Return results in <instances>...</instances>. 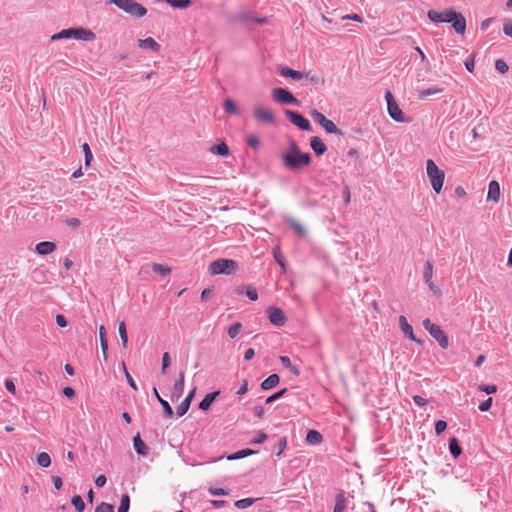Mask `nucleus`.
<instances>
[{"label": "nucleus", "instance_id": "obj_1", "mask_svg": "<svg viewBox=\"0 0 512 512\" xmlns=\"http://www.w3.org/2000/svg\"><path fill=\"white\" fill-rule=\"evenodd\" d=\"M428 18L435 23H451L454 30L459 34H464L466 30L465 17L452 9L444 11L429 10Z\"/></svg>", "mask_w": 512, "mask_h": 512}, {"label": "nucleus", "instance_id": "obj_2", "mask_svg": "<svg viewBox=\"0 0 512 512\" xmlns=\"http://www.w3.org/2000/svg\"><path fill=\"white\" fill-rule=\"evenodd\" d=\"M68 38H74V39L80 40V41H94L96 39V35L90 29H87L84 27H77V28L63 29L51 37L52 40L68 39Z\"/></svg>", "mask_w": 512, "mask_h": 512}, {"label": "nucleus", "instance_id": "obj_3", "mask_svg": "<svg viewBox=\"0 0 512 512\" xmlns=\"http://www.w3.org/2000/svg\"><path fill=\"white\" fill-rule=\"evenodd\" d=\"M426 173L435 193H441L445 180L444 171L432 159H428L426 162Z\"/></svg>", "mask_w": 512, "mask_h": 512}, {"label": "nucleus", "instance_id": "obj_4", "mask_svg": "<svg viewBox=\"0 0 512 512\" xmlns=\"http://www.w3.org/2000/svg\"><path fill=\"white\" fill-rule=\"evenodd\" d=\"M110 3L132 18L140 19L147 14V9L135 0H110Z\"/></svg>", "mask_w": 512, "mask_h": 512}, {"label": "nucleus", "instance_id": "obj_5", "mask_svg": "<svg viewBox=\"0 0 512 512\" xmlns=\"http://www.w3.org/2000/svg\"><path fill=\"white\" fill-rule=\"evenodd\" d=\"M280 74L283 77L292 78L293 80H297V81L305 79L314 85H322L325 82L324 79L317 74H313L311 72L304 73V72L296 71L290 67H282L280 69Z\"/></svg>", "mask_w": 512, "mask_h": 512}, {"label": "nucleus", "instance_id": "obj_6", "mask_svg": "<svg viewBox=\"0 0 512 512\" xmlns=\"http://www.w3.org/2000/svg\"><path fill=\"white\" fill-rule=\"evenodd\" d=\"M237 268V262L232 259H218L210 263L208 271L211 275H230L234 273Z\"/></svg>", "mask_w": 512, "mask_h": 512}, {"label": "nucleus", "instance_id": "obj_7", "mask_svg": "<svg viewBox=\"0 0 512 512\" xmlns=\"http://www.w3.org/2000/svg\"><path fill=\"white\" fill-rule=\"evenodd\" d=\"M282 160L285 167L291 170H298L311 163V156L308 153L302 152L297 154H283Z\"/></svg>", "mask_w": 512, "mask_h": 512}, {"label": "nucleus", "instance_id": "obj_8", "mask_svg": "<svg viewBox=\"0 0 512 512\" xmlns=\"http://www.w3.org/2000/svg\"><path fill=\"white\" fill-rule=\"evenodd\" d=\"M252 114L257 123L262 125H275L277 122L273 111L262 104L255 105Z\"/></svg>", "mask_w": 512, "mask_h": 512}, {"label": "nucleus", "instance_id": "obj_9", "mask_svg": "<svg viewBox=\"0 0 512 512\" xmlns=\"http://www.w3.org/2000/svg\"><path fill=\"white\" fill-rule=\"evenodd\" d=\"M423 327L438 342L441 348L447 349L449 347L448 337L439 325L432 323L431 320L427 318L423 320Z\"/></svg>", "mask_w": 512, "mask_h": 512}, {"label": "nucleus", "instance_id": "obj_10", "mask_svg": "<svg viewBox=\"0 0 512 512\" xmlns=\"http://www.w3.org/2000/svg\"><path fill=\"white\" fill-rule=\"evenodd\" d=\"M385 99L387 102V110L389 116L396 122L403 123L407 122V119L405 118V115L397 102L395 101L392 93L390 91H386L385 93Z\"/></svg>", "mask_w": 512, "mask_h": 512}, {"label": "nucleus", "instance_id": "obj_11", "mask_svg": "<svg viewBox=\"0 0 512 512\" xmlns=\"http://www.w3.org/2000/svg\"><path fill=\"white\" fill-rule=\"evenodd\" d=\"M310 115L312 116L314 121L317 122L327 133L336 135L342 134V132L335 125V123L332 120L326 118V116L321 112L314 109L310 112Z\"/></svg>", "mask_w": 512, "mask_h": 512}, {"label": "nucleus", "instance_id": "obj_12", "mask_svg": "<svg viewBox=\"0 0 512 512\" xmlns=\"http://www.w3.org/2000/svg\"><path fill=\"white\" fill-rule=\"evenodd\" d=\"M274 101L280 104H298L294 95L285 88H274L271 92Z\"/></svg>", "mask_w": 512, "mask_h": 512}, {"label": "nucleus", "instance_id": "obj_13", "mask_svg": "<svg viewBox=\"0 0 512 512\" xmlns=\"http://www.w3.org/2000/svg\"><path fill=\"white\" fill-rule=\"evenodd\" d=\"M284 113L286 117L290 120V122L293 123L295 126L299 127L304 131L311 130V124L309 120L303 117L301 114L292 110H285Z\"/></svg>", "mask_w": 512, "mask_h": 512}, {"label": "nucleus", "instance_id": "obj_14", "mask_svg": "<svg viewBox=\"0 0 512 512\" xmlns=\"http://www.w3.org/2000/svg\"><path fill=\"white\" fill-rule=\"evenodd\" d=\"M267 314L270 322L276 326H283L286 322V316L282 309L278 307H269Z\"/></svg>", "mask_w": 512, "mask_h": 512}, {"label": "nucleus", "instance_id": "obj_15", "mask_svg": "<svg viewBox=\"0 0 512 512\" xmlns=\"http://www.w3.org/2000/svg\"><path fill=\"white\" fill-rule=\"evenodd\" d=\"M500 199V185L496 180H492L488 185L487 201L497 203Z\"/></svg>", "mask_w": 512, "mask_h": 512}, {"label": "nucleus", "instance_id": "obj_16", "mask_svg": "<svg viewBox=\"0 0 512 512\" xmlns=\"http://www.w3.org/2000/svg\"><path fill=\"white\" fill-rule=\"evenodd\" d=\"M184 381H185V374L184 372H180L178 380L175 382L172 392H171V399H179L184 391Z\"/></svg>", "mask_w": 512, "mask_h": 512}, {"label": "nucleus", "instance_id": "obj_17", "mask_svg": "<svg viewBox=\"0 0 512 512\" xmlns=\"http://www.w3.org/2000/svg\"><path fill=\"white\" fill-rule=\"evenodd\" d=\"M55 250H56V244L54 242H50V241L39 242L35 246V251L37 252V254L42 255V256L51 254Z\"/></svg>", "mask_w": 512, "mask_h": 512}, {"label": "nucleus", "instance_id": "obj_18", "mask_svg": "<svg viewBox=\"0 0 512 512\" xmlns=\"http://www.w3.org/2000/svg\"><path fill=\"white\" fill-rule=\"evenodd\" d=\"M399 325H400V328L402 330V332L412 341H415V342H419L415 335H414V332H413V328L412 326L408 323L407 319L405 316H400L399 317Z\"/></svg>", "mask_w": 512, "mask_h": 512}, {"label": "nucleus", "instance_id": "obj_19", "mask_svg": "<svg viewBox=\"0 0 512 512\" xmlns=\"http://www.w3.org/2000/svg\"><path fill=\"white\" fill-rule=\"evenodd\" d=\"M310 145H311V148L313 149V151L318 156L323 155L327 150L325 143L322 141L321 138H319L317 136H314L311 138Z\"/></svg>", "mask_w": 512, "mask_h": 512}, {"label": "nucleus", "instance_id": "obj_20", "mask_svg": "<svg viewBox=\"0 0 512 512\" xmlns=\"http://www.w3.org/2000/svg\"><path fill=\"white\" fill-rule=\"evenodd\" d=\"M138 45L140 48L150 49L154 52H158L160 50V45L152 37L139 39Z\"/></svg>", "mask_w": 512, "mask_h": 512}, {"label": "nucleus", "instance_id": "obj_21", "mask_svg": "<svg viewBox=\"0 0 512 512\" xmlns=\"http://www.w3.org/2000/svg\"><path fill=\"white\" fill-rule=\"evenodd\" d=\"M99 339H100L103 358L106 361L107 360V351H108V340L106 337V329L103 325H101L99 327Z\"/></svg>", "mask_w": 512, "mask_h": 512}, {"label": "nucleus", "instance_id": "obj_22", "mask_svg": "<svg viewBox=\"0 0 512 512\" xmlns=\"http://www.w3.org/2000/svg\"><path fill=\"white\" fill-rule=\"evenodd\" d=\"M220 394L219 391H215V392H212V393H209L207 394L203 400L200 402L199 404V408L203 411H207L212 403L214 402L215 398Z\"/></svg>", "mask_w": 512, "mask_h": 512}, {"label": "nucleus", "instance_id": "obj_23", "mask_svg": "<svg viewBox=\"0 0 512 512\" xmlns=\"http://www.w3.org/2000/svg\"><path fill=\"white\" fill-rule=\"evenodd\" d=\"M442 92H443V88L438 87V86H433V87H429L427 89L419 91L418 97L421 100H426L430 96H433V95H436V94H439Z\"/></svg>", "mask_w": 512, "mask_h": 512}, {"label": "nucleus", "instance_id": "obj_24", "mask_svg": "<svg viewBox=\"0 0 512 512\" xmlns=\"http://www.w3.org/2000/svg\"><path fill=\"white\" fill-rule=\"evenodd\" d=\"M288 224L290 225V227L299 235V236H306L307 235V230L305 228V226L300 223L298 220L294 219V218H289L287 220Z\"/></svg>", "mask_w": 512, "mask_h": 512}, {"label": "nucleus", "instance_id": "obj_25", "mask_svg": "<svg viewBox=\"0 0 512 512\" xmlns=\"http://www.w3.org/2000/svg\"><path fill=\"white\" fill-rule=\"evenodd\" d=\"M280 378L277 374H272L267 377L262 383L261 388L263 390H269L276 387L279 384Z\"/></svg>", "mask_w": 512, "mask_h": 512}, {"label": "nucleus", "instance_id": "obj_26", "mask_svg": "<svg viewBox=\"0 0 512 512\" xmlns=\"http://www.w3.org/2000/svg\"><path fill=\"white\" fill-rule=\"evenodd\" d=\"M153 393L155 395V397L157 398L158 402L161 404V406L163 407V410H164V413L167 417H172L173 416V410L171 408V406L169 405V403L164 400L158 393V390L154 387L153 388Z\"/></svg>", "mask_w": 512, "mask_h": 512}, {"label": "nucleus", "instance_id": "obj_27", "mask_svg": "<svg viewBox=\"0 0 512 512\" xmlns=\"http://www.w3.org/2000/svg\"><path fill=\"white\" fill-rule=\"evenodd\" d=\"M323 437L317 430H309L306 435V442L311 445H318L322 442Z\"/></svg>", "mask_w": 512, "mask_h": 512}, {"label": "nucleus", "instance_id": "obj_28", "mask_svg": "<svg viewBox=\"0 0 512 512\" xmlns=\"http://www.w3.org/2000/svg\"><path fill=\"white\" fill-rule=\"evenodd\" d=\"M133 444H134V448L136 450V452L139 454V455H147V446L145 445V443L142 441L141 437L139 434H137L136 436H134L133 438Z\"/></svg>", "mask_w": 512, "mask_h": 512}, {"label": "nucleus", "instance_id": "obj_29", "mask_svg": "<svg viewBox=\"0 0 512 512\" xmlns=\"http://www.w3.org/2000/svg\"><path fill=\"white\" fill-rule=\"evenodd\" d=\"M347 507V500L344 496V493L341 492L337 494L335 499V506L333 512H343Z\"/></svg>", "mask_w": 512, "mask_h": 512}, {"label": "nucleus", "instance_id": "obj_30", "mask_svg": "<svg viewBox=\"0 0 512 512\" xmlns=\"http://www.w3.org/2000/svg\"><path fill=\"white\" fill-rule=\"evenodd\" d=\"M210 151L220 156H227L229 154V148L226 143L221 142L217 145H213Z\"/></svg>", "mask_w": 512, "mask_h": 512}, {"label": "nucleus", "instance_id": "obj_31", "mask_svg": "<svg viewBox=\"0 0 512 512\" xmlns=\"http://www.w3.org/2000/svg\"><path fill=\"white\" fill-rule=\"evenodd\" d=\"M118 332L121 338L123 348H127L128 346V335L126 330V324L124 321H121L118 325Z\"/></svg>", "mask_w": 512, "mask_h": 512}, {"label": "nucleus", "instance_id": "obj_32", "mask_svg": "<svg viewBox=\"0 0 512 512\" xmlns=\"http://www.w3.org/2000/svg\"><path fill=\"white\" fill-rule=\"evenodd\" d=\"M151 268L154 273H157L161 276H166L171 273V268L160 263H153Z\"/></svg>", "mask_w": 512, "mask_h": 512}, {"label": "nucleus", "instance_id": "obj_33", "mask_svg": "<svg viewBox=\"0 0 512 512\" xmlns=\"http://www.w3.org/2000/svg\"><path fill=\"white\" fill-rule=\"evenodd\" d=\"M279 360L280 362L286 367L288 368L294 375L298 376L300 374V371L299 369L294 366L292 363H291V360L288 356H280L279 357Z\"/></svg>", "mask_w": 512, "mask_h": 512}, {"label": "nucleus", "instance_id": "obj_34", "mask_svg": "<svg viewBox=\"0 0 512 512\" xmlns=\"http://www.w3.org/2000/svg\"><path fill=\"white\" fill-rule=\"evenodd\" d=\"M37 464L40 467L47 468L51 465V458L48 453L41 452L37 456Z\"/></svg>", "mask_w": 512, "mask_h": 512}, {"label": "nucleus", "instance_id": "obj_35", "mask_svg": "<svg viewBox=\"0 0 512 512\" xmlns=\"http://www.w3.org/2000/svg\"><path fill=\"white\" fill-rule=\"evenodd\" d=\"M449 449L451 454L457 458L462 453V449L460 445L458 444V441L455 437L451 438L449 441Z\"/></svg>", "mask_w": 512, "mask_h": 512}, {"label": "nucleus", "instance_id": "obj_36", "mask_svg": "<svg viewBox=\"0 0 512 512\" xmlns=\"http://www.w3.org/2000/svg\"><path fill=\"white\" fill-rule=\"evenodd\" d=\"M224 109L227 113L232 115H238L239 109L236 103L232 99H226L224 102Z\"/></svg>", "mask_w": 512, "mask_h": 512}, {"label": "nucleus", "instance_id": "obj_37", "mask_svg": "<svg viewBox=\"0 0 512 512\" xmlns=\"http://www.w3.org/2000/svg\"><path fill=\"white\" fill-rule=\"evenodd\" d=\"M71 503L78 512L84 511L85 503L80 495H74L71 499Z\"/></svg>", "mask_w": 512, "mask_h": 512}, {"label": "nucleus", "instance_id": "obj_38", "mask_svg": "<svg viewBox=\"0 0 512 512\" xmlns=\"http://www.w3.org/2000/svg\"><path fill=\"white\" fill-rule=\"evenodd\" d=\"M130 507V497L128 494H124L121 497L120 505L117 512H128Z\"/></svg>", "mask_w": 512, "mask_h": 512}, {"label": "nucleus", "instance_id": "obj_39", "mask_svg": "<svg viewBox=\"0 0 512 512\" xmlns=\"http://www.w3.org/2000/svg\"><path fill=\"white\" fill-rule=\"evenodd\" d=\"M242 330V324L240 322H236L231 325L228 329V335L231 339L236 338Z\"/></svg>", "mask_w": 512, "mask_h": 512}, {"label": "nucleus", "instance_id": "obj_40", "mask_svg": "<svg viewBox=\"0 0 512 512\" xmlns=\"http://www.w3.org/2000/svg\"><path fill=\"white\" fill-rule=\"evenodd\" d=\"M434 269L433 264L429 261L425 263L424 266V280L425 282H430L433 279Z\"/></svg>", "mask_w": 512, "mask_h": 512}, {"label": "nucleus", "instance_id": "obj_41", "mask_svg": "<svg viewBox=\"0 0 512 512\" xmlns=\"http://www.w3.org/2000/svg\"><path fill=\"white\" fill-rule=\"evenodd\" d=\"M253 453H254L253 450L243 449V450H240V451L236 452L235 454L229 455L228 456V460L240 459V458L246 457L248 455H251Z\"/></svg>", "mask_w": 512, "mask_h": 512}, {"label": "nucleus", "instance_id": "obj_42", "mask_svg": "<svg viewBox=\"0 0 512 512\" xmlns=\"http://www.w3.org/2000/svg\"><path fill=\"white\" fill-rule=\"evenodd\" d=\"M82 150H83L84 156H85V165L89 166L90 162L93 159V155H92V152H91V149H90L88 143H84L82 145Z\"/></svg>", "mask_w": 512, "mask_h": 512}, {"label": "nucleus", "instance_id": "obj_43", "mask_svg": "<svg viewBox=\"0 0 512 512\" xmlns=\"http://www.w3.org/2000/svg\"><path fill=\"white\" fill-rule=\"evenodd\" d=\"M247 144L253 149H257L260 145V140L256 135L250 134L246 138Z\"/></svg>", "mask_w": 512, "mask_h": 512}, {"label": "nucleus", "instance_id": "obj_44", "mask_svg": "<svg viewBox=\"0 0 512 512\" xmlns=\"http://www.w3.org/2000/svg\"><path fill=\"white\" fill-rule=\"evenodd\" d=\"M254 500L251 498L241 499L235 502V506L239 509H246L253 504Z\"/></svg>", "mask_w": 512, "mask_h": 512}, {"label": "nucleus", "instance_id": "obj_45", "mask_svg": "<svg viewBox=\"0 0 512 512\" xmlns=\"http://www.w3.org/2000/svg\"><path fill=\"white\" fill-rule=\"evenodd\" d=\"M122 365H123L124 374H125V377H126V379H127V382H128V384H129V386H130L133 390L137 391V390H138V387H137V385H136V383H135V381H134L133 377H132V376H131V374L128 372V370H127V368H126V366H125V363H123Z\"/></svg>", "mask_w": 512, "mask_h": 512}, {"label": "nucleus", "instance_id": "obj_46", "mask_svg": "<svg viewBox=\"0 0 512 512\" xmlns=\"http://www.w3.org/2000/svg\"><path fill=\"white\" fill-rule=\"evenodd\" d=\"M95 512H114V506L105 502L97 505Z\"/></svg>", "mask_w": 512, "mask_h": 512}, {"label": "nucleus", "instance_id": "obj_47", "mask_svg": "<svg viewBox=\"0 0 512 512\" xmlns=\"http://www.w3.org/2000/svg\"><path fill=\"white\" fill-rule=\"evenodd\" d=\"M273 254H274V258L275 260L277 261V263L281 266L282 268V271L284 272L286 267H285V262H284V258H283V255L281 254L280 250L279 249H275L273 251Z\"/></svg>", "mask_w": 512, "mask_h": 512}, {"label": "nucleus", "instance_id": "obj_48", "mask_svg": "<svg viewBox=\"0 0 512 512\" xmlns=\"http://www.w3.org/2000/svg\"><path fill=\"white\" fill-rule=\"evenodd\" d=\"M495 68L498 72H500L502 74L506 73L509 69L507 63L501 59H499L495 62Z\"/></svg>", "mask_w": 512, "mask_h": 512}, {"label": "nucleus", "instance_id": "obj_49", "mask_svg": "<svg viewBox=\"0 0 512 512\" xmlns=\"http://www.w3.org/2000/svg\"><path fill=\"white\" fill-rule=\"evenodd\" d=\"M190 408V405L182 401L176 408V413L179 417L183 416Z\"/></svg>", "mask_w": 512, "mask_h": 512}, {"label": "nucleus", "instance_id": "obj_50", "mask_svg": "<svg viewBox=\"0 0 512 512\" xmlns=\"http://www.w3.org/2000/svg\"><path fill=\"white\" fill-rule=\"evenodd\" d=\"M447 428V423L444 420H438L435 423V432L437 435L442 434Z\"/></svg>", "mask_w": 512, "mask_h": 512}, {"label": "nucleus", "instance_id": "obj_51", "mask_svg": "<svg viewBox=\"0 0 512 512\" xmlns=\"http://www.w3.org/2000/svg\"><path fill=\"white\" fill-rule=\"evenodd\" d=\"M170 365V355L168 352H165L162 356V367H161V372L163 374L166 373V370L167 368L169 367Z\"/></svg>", "mask_w": 512, "mask_h": 512}, {"label": "nucleus", "instance_id": "obj_52", "mask_svg": "<svg viewBox=\"0 0 512 512\" xmlns=\"http://www.w3.org/2000/svg\"><path fill=\"white\" fill-rule=\"evenodd\" d=\"M479 389L487 394H493L497 392L496 385H480Z\"/></svg>", "mask_w": 512, "mask_h": 512}, {"label": "nucleus", "instance_id": "obj_53", "mask_svg": "<svg viewBox=\"0 0 512 512\" xmlns=\"http://www.w3.org/2000/svg\"><path fill=\"white\" fill-rule=\"evenodd\" d=\"M246 295L252 301H256L258 299L257 290L255 288H253V287H248L246 289Z\"/></svg>", "mask_w": 512, "mask_h": 512}, {"label": "nucleus", "instance_id": "obj_54", "mask_svg": "<svg viewBox=\"0 0 512 512\" xmlns=\"http://www.w3.org/2000/svg\"><path fill=\"white\" fill-rule=\"evenodd\" d=\"M491 405H492V398L489 397L488 399H486L485 401L480 403L479 409H480V411L485 412L491 408Z\"/></svg>", "mask_w": 512, "mask_h": 512}, {"label": "nucleus", "instance_id": "obj_55", "mask_svg": "<svg viewBox=\"0 0 512 512\" xmlns=\"http://www.w3.org/2000/svg\"><path fill=\"white\" fill-rule=\"evenodd\" d=\"M209 492L212 494V495H215V496H225V495H228V492L222 488H213V487H210L209 488Z\"/></svg>", "mask_w": 512, "mask_h": 512}, {"label": "nucleus", "instance_id": "obj_56", "mask_svg": "<svg viewBox=\"0 0 512 512\" xmlns=\"http://www.w3.org/2000/svg\"><path fill=\"white\" fill-rule=\"evenodd\" d=\"M503 32L512 38V21H506L503 25Z\"/></svg>", "mask_w": 512, "mask_h": 512}, {"label": "nucleus", "instance_id": "obj_57", "mask_svg": "<svg viewBox=\"0 0 512 512\" xmlns=\"http://www.w3.org/2000/svg\"><path fill=\"white\" fill-rule=\"evenodd\" d=\"M342 20H353L356 22H362V17L358 14H347L342 17Z\"/></svg>", "mask_w": 512, "mask_h": 512}, {"label": "nucleus", "instance_id": "obj_58", "mask_svg": "<svg viewBox=\"0 0 512 512\" xmlns=\"http://www.w3.org/2000/svg\"><path fill=\"white\" fill-rule=\"evenodd\" d=\"M301 153L298 144L295 141L290 142V150L286 152L285 154H297Z\"/></svg>", "mask_w": 512, "mask_h": 512}, {"label": "nucleus", "instance_id": "obj_59", "mask_svg": "<svg viewBox=\"0 0 512 512\" xmlns=\"http://www.w3.org/2000/svg\"><path fill=\"white\" fill-rule=\"evenodd\" d=\"M5 387L6 389L11 392L12 394H15L16 392V387H15V384L14 382L11 380V379H6L5 380Z\"/></svg>", "mask_w": 512, "mask_h": 512}, {"label": "nucleus", "instance_id": "obj_60", "mask_svg": "<svg viewBox=\"0 0 512 512\" xmlns=\"http://www.w3.org/2000/svg\"><path fill=\"white\" fill-rule=\"evenodd\" d=\"M56 324L59 326V327H66L67 326V320L66 318L61 315V314H58L56 315Z\"/></svg>", "mask_w": 512, "mask_h": 512}, {"label": "nucleus", "instance_id": "obj_61", "mask_svg": "<svg viewBox=\"0 0 512 512\" xmlns=\"http://www.w3.org/2000/svg\"><path fill=\"white\" fill-rule=\"evenodd\" d=\"M67 225L72 228H78L81 225V222L78 218H70L67 220Z\"/></svg>", "mask_w": 512, "mask_h": 512}, {"label": "nucleus", "instance_id": "obj_62", "mask_svg": "<svg viewBox=\"0 0 512 512\" xmlns=\"http://www.w3.org/2000/svg\"><path fill=\"white\" fill-rule=\"evenodd\" d=\"M267 434L264 432H259L256 436V438L253 440V443H263L267 440Z\"/></svg>", "mask_w": 512, "mask_h": 512}, {"label": "nucleus", "instance_id": "obj_63", "mask_svg": "<svg viewBox=\"0 0 512 512\" xmlns=\"http://www.w3.org/2000/svg\"><path fill=\"white\" fill-rule=\"evenodd\" d=\"M414 402L419 406H424L427 404V400L419 395H415L413 397Z\"/></svg>", "mask_w": 512, "mask_h": 512}, {"label": "nucleus", "instance_id": "obj_64", "mask_svg": "<svg viewBox=\"0 0 512 512\" xmlns=\"http://www.w3.org/2000/svg\"><path fill=\"white\" fill-rule=\"evenodd\" d=\"M106 477L105 475H100L96 478L95 480V484L98 486V487H103L105 484H106Z\"/></svg>", "mask_w": 512, "mask_h": 512}]
</instances>
